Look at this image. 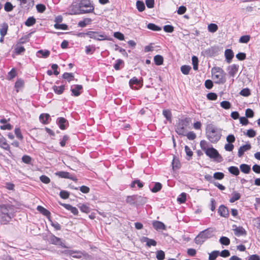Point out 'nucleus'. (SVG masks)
<instances>
[{"label":"nucleus","instance_id":"nucleus-3","mask_svg":"<svg viewBox=\"0 0 260 260\" xmlns=\"http://www.w3.org/2000/svg\"><path fill=\"white\" fill-rule=\"evenodd\" d=\"M206 134L207 139L212 143H217L221 136L220 131L213 125L207 126Z\"/></svg>","mask_w":260,"mask_h":260},{"label":"nucleus","instance_id":"nucleus-44","mask_svg":"<svg viewBox=\"0 0 260 260\" xmlns=\"http://www.w3.org/2000/svg\"><path fill=\"white\" fill-rule=\"evenodd\" d=\"M191 69V67L188 65H183L180 68L181 72L185 75H188Z\"/></svg>","mask_w":260,"mask_h":260},{"label":"nucleus","instance_id":"nucleus-57","mask_svg":"<svg viewBox=\"0 0 260 260\" xmlns=\"http://www.w3.org/2000/svg\"><path fill=\"white\" fill-rule=\"evenodd\" d=\"M70 174L69 172L64 171H59L56 173V175L62 178H69Z\"/></svg>","mask_w":260,"mask_h":260},{"label":"nucleus","instance_id":"nucleus-19","mask_svg":"<svg viewBox=\"0 0 260 260\" xmlns=\"http://www.w3.org/2000/svg\"><path fill=\"white\" fill-rule=\"evenodd\" d=\"M224 56L226 62L228 63H231L234 56V53L233 50L231 49H225L224 52Z\"/></svg>","mask_w":260,"mask_h":260},{"label":"nucleus","instance_id":"nucleus-30","mask_svg":"<svg viewBox=\"0 0 260 260\" xmlns=\"http://www.w3.org/2000/svg\"><path fill=\"white\" fill-rule=\"evenodd\" d=\"M124 61L121 59H118L116 60L115 63L113 65L114 69L116 71L120 70L124 67Z\"/></svg>","mask_w":260,"mask_h":260},{"label":"nucleus","instance_id":"nucleus-12","mask_svg":"<svg viewBox=\"0 0 260 260\" xmlns=\"http://www.w3.org/2000/svg\"><path fill=\"white\" fill-rule=\"evenodd\" d=\"M71 95L74 96H79L83 92V86L81 85L76 84L71 86Z\"/></svg>","mask_w":260,"mask_h":260},{"label":"nucleus","instance_id":"nucleus-13","mask_svg":"<svg viewBox=\"0 0 260 260\" xmlns=\"http://www.w3.org/2000/svg\"><path fill=\"white\" fill-rule=\"evenodd\" d=\"M63 253L76 258H80L82 257L83 254V251L73 250H66L63 251Z\"/></svg>","mask_w":260,"mask_h":260},{"label":"nucleus","instance_id":"nucleus-51","mask_svg":"<svg viewBox=\"0 0 260 260\" xmlns=\"http://www.w3.org/2000/svg\"><path fill=\"white\" fill-rule=\"evenodd\" d=\"M95 51L94 45H88L85 47V53L86 54H92Z\"/></svg>","mask_w":260,"mask_h":260},{"label":"nucleus","instance_id":"nucleus-28","mask_svg":"<svg viewBox=\"0 0 260 260\" xmlns=\"http://www.w3.org/2000/svg\"><path fill=\"white\" fill-rule=\"evenodd\" d=\"M39 119L40 121L44 124L49 123V120H50V116L49 114L42 113L40 115Z\"/></svg>","mask_w":260,"mask_h":260},{"label":"nucleus","instance_id":"nucleus-21","mask_svg":"<svg viewBox=\"0 0 260 260\" xmlns=\"http://www.w3.org/2000/svg\"><path fill=\"white\" fill-rule=\"evenodd\" d=\"M0 147L12 153L10 145L7 143V140L4 136L0 138Z\"/></svg>","mask_w":260,"mask_h":260},{"label":"nucleus","instance_id":"nucleus-10","mask_svg":"<svg viewBox=\"0 0 260 260\" xmlns=\"http://www.w3.org/2000/svg\"><path fill=\"white\" fill-rule=\"evenodd\" d=\"M129 85L132 89L138 90L142 88L143 85V79L140 77L138 79L136 77H134L129 81Z\"/></svg>","mask_w":260,"mask_h":260},{"label":"nucleus","instance_id":"nucleus-23","mask_svg":"<svg viewBox=\"0 0 260 260\" xmlns=\"http://www.w3.org/2000/svg\"><path fill=\"white\" fill-rule=\"evenodd\" d=\"M36 32V30H34L33 31H31V32H30L29 34H28L27 35L24 36H23L18 41V42H17V44H25L26 43V42H29V38L31 36V35L35 33Z\"/></svg>","mask_w":260,"mask_h":260},{"label":"nucleus","instance_id":"nucleus-29","mask_svg":"<svg viewBox=\"0 0 260 260\" xmlns=\"http://www.w3.org/2000/svg\"><path fill=\"white\" fill-rule=\"evenodd\" d=\"M52 89L56 94L60 95L63 92L65 89V86L64 85H61L59 86L54 85L52 87Z\"/></svg>","mask_w":260,"mask_h":260},{"label":"nucleus","instance_id":"nucleus-32","mask_svg":"<svg viewBox=\"0 0 260 260\" xmlns=\"http://www.w3.org/2000/svg\"><path fill=\"white\" fill-rule=\"evenodd\" d=\"M8 24L4 22L1 25V28H0V34L1 37H4L7 34L8 29Z\"/></svg>","mask_w":260,"mask_h":260},{"label":"nucleus","instance_id":"nucleus-36","mask_svg":"<svg viewBox=\"0 0 260 260\" xmlns=\"http://www.w3.org/2000/svg\"><path fill=\"white\" fill-rule=\"evenodd\" d=\"M240 169L242 172L248 174L250 172L251 168L250 166L247 164H242L240 166Z\"/></svg>","mask_w":260,"mask_h":260},{"label":"nucleus","instance_id":"nucleus-17","mask_svg":"<svg viewBox=\"0 0 260 260\" xmlns=\"http://www.w3.org/2000/svg\"><path fill=\"white\" fill-rule=\"evenodd\" d=\"M141 242L146 243V246L150 247L151 246H155L157 245V242L152 239H150L147 237H142L141 238Z\"/></svg>","mask_w":260,"mask_h":260},{"label":"nucleus","instance_id":"nucleus-22","mask_svg":"<svg viewBox=\"0 0 260 260\" xmlns=\"http://www.w3.org/2000/svg\"><path fill=\"white\" fill-rule=\"evenodd\" d=\"M152 225L154 229L157 231L159 230H166V225L161 221L154 220L152 222Z\"/></svg>","mask_w":260,"mask_h":260},{"label":"nucleus","instance_id":"nucleus-8","mask_svg":"<svg viewBox=\"0 0 260 260\" xmlns=\"http://www.w3.org/2000/svg\"><path fill=\"white\" fill-rule=\"evenodd\" d=\"M49 232V242L50 243L55 245L56 246H60L63 248H70V246H68L65 244V240L58 238L55 236L54 234L51 233L50 231Z\"/></svg>","mask_w":260,"mask_h":260},{"label":"nucleus","instance_id":"nucleus-42","mask_svg":"<svg viewBox=\"0 0 260 260\" xmlns=\"http://www.w3.org/2000/svg\"><path fill=\"white\" fill-rule=\"evenodd\" d=\"M126 202L131 205H135L136 201V194L127 196L125 200Z\"/></svg>","mask_w":260,"mask_h":260},{"label":"nucleus","instance_id":"nucleus-63","mask_svg":"<svg viewBox=\"0 0 260 260\" xmlns=\"http://www.w3.org/2000/svg\"><path fill=\"white\" fill-rule=\"evenodd\" d=\"M17 76V71L15 68H12L8 73V78L9 80H12Z\"/></svg>","mask_w":260,"mask_h":260},{"label":"nucleus","instance_id":"nucleus-14","mask_svg":"<svg viewBox=\"0 0 260 260\" xmlns=\"http://www.w3.org/2000/svg\"><path fill=\"white\" fill-rule=\"evenodd\" d=\"M251 148V145L247 142L246 144L240 146L238 149V156L239 157H241L244 154V153Z\"/></svg>","mask_w":260,"mask_h":260},{"label":"nucleus","instance_id":"nucleus-20","mask_svg":"<svg viewBox=\"0 0 260 260\" xmlns=\"http://www.w3.org/2000/svg\"><path fill=\"white\" fill-rule=\"evenodd\" d=\"M59 204L65 208L67 210L70 211L74 215H78V210L77 208L72 206L70 204H67L59 202Z\"/></svg>","mask_w":260,"mask_h":260},{"label":"nucleus","instance_id":"nucleus-58","mask_svg":"<svg viewBox=\"0 0 260 260\" xmlns=\"http://www.w3.org/2000/svg\"><path fill=\"white\" fill-rule=\"evenodd\" d=\"M48 220L50 221L52 226H53L55 230L59 231L61 230V225L56 221H53L51 218H49Z\"/></svg>","mask_w":260,"mask_h":260},{"label":"nucleus","instance_id":"nucleus-55","mask_svg":"<svg viewBox=\"0 0 260 260\" xmlns=\"http://www.w3.org/2000/svg\"><path fill=\"white\" fill-rule=\"evenodd\" d=\"M219 242L221 245L228 246L230 244V240L226 237L222 236L219 239Z\"/></svg>","mask_w":260,"mask_h":260},{"label":"nucleus","instance_id":"nucleus-26","mask_svg":"<svg viewBox=\"0 0 260 260\" xmlns=\"http://www.w3.org/2000/svg\"><path fill=\"white\" fill-rule=\"evenodd\" d=\"M50 54V52L48 50H39L37 52L36 55L37 57L41 58H47Z\"/></svg>","mask_w":260,"mask_h":260},{"label":"nucleus","instance_id":"nucleus-39","mask_svg":"<svg viewBox=\"0 0 260 260\" xmlns=\"http://www.w3.org/2000/svg\"><path fill=\"white\" fill-rule=\"evenodd\" d=\"M36 22V19L34 16L29 17L24 22V24L28 27L33 26Z\"/></svg>","mask_w":260,"mask_h":260},{"label":"nucleus","instance_id":"nucleus-54","mask_svg":"<svg viewBox=\"0 0 260 260\" xmlns=\"http://www.w3.org/2000/svg\"><path fill=\"white\" fill-rule=\"evenodd\" d=\"M172 168L173 170H178L181 167V164L178 159H173L172 162Z\"/></svg>","mask_w":260,"mask_h":260},{"label":"nucleus","instance_id":"nucleus-6","mask_svg":"<svg viewBox=\"0 0 260 260\" xmlns=\"http://www.w3.org/2000/svg\"><path fill=\"white\" fill-rule=\"evenodd\" d=\"M206 155L211 159L218 162H221L223 161L222 156L219 153L218 151L214 148L212 145L204 151Z\"/></svg>","mask_w":260,"mask_h":260},{"label":"nucleus","instance_id":"nucleus-45","mask_svg":"<svg viewBox=\"0 0 260 260\" xmlns=\"http://www.w3.org/2000/svg\"><path fill=\"white\" fill-rule=\"evenodd\" d=\"M62 77L63 79L67 80L69 82L74 79V76L72 73L66 72L62 75Z\"/></svg>","mask_w":260,"mask_h":260},{"label":"nucleus","instance_id":"nucleus-37","mask_svg":"<svg viewBox=\"0 0 260 260\" xmlns=\"http://www.w3.org/2000/svg\"><path fill=\"white\" fill-rule=\"evenodd\" d=\"M154 62L156 66L162 65L164 63V57L160 55H156L154 57Z\"/></svg>","mask_w":260,"mask_h":260},{"label":"nucleus","instance_id":"nucleus-47","mask_svg":"<svg viewBox=\"0 0 260 260\" xmlns=\"http://www.w3.org/2000/svg\"><path fill=\"white\" fill-rule=\"evenodd\" d=\"M136 7L139 12H142L145 9L144 1H136Z\"/></svg>","mask_w":260,"mask_h":260},{"label":"nucleus","instance_id":"nucleus-16","mask_svg":"<svg viewBox=\"0 0 260 260\" xmlns=\"http://www.w3.org/2000/svg\"><path fill=\"white\" fill-rule=\"evenodd\" d=\"M147 198L142 197L138 194H136V201L135 203V206L139 208L140 206H143L147 202Z\"/></svg>","mask_w":260,"mask_h":260},{"label":"nucleus","instance_id":"nucleus-5","mask_svg":"<svg viewBox=\"0 0 260 260\" xmlns=\"http://www.w3.org/2000/svg\"><path fill=\"white\" fill-rule=\"evenodd\" d=\"M212 74L214 76V79H216L215 81L216 84H224L226 79L225 77V72L220 67H214L212 69Z\"/></svg>","mask_w":260,"mask_h":260},{"label":"nucleus","instance_id":"nucleus-64","mask_svg":"<svg viewBox=\"0 0 260 260\" xmlns=\"http://www.w3.org/2000/svg\"><path fill=\"white\" fill-rule=\"evenodd\" d=\"M220 106L226 110L231 108L232 105L231 103L228 101H223L220 103Z\"/></svg>","mask_w":260,"mask_h":260},{"label":"nucleus","instance_id":"nucleus-2","mask_svg":"<svg viewBox=\"0 0 260 260\" xmlns=\"http://www.w3.org/2000/svg\"><path fill=\"white\" fill-rule=\"evenodd\" d=\"M14 206L11 204L0 205V222L6 224L14 217Z\"/></svg>","mask_w":260,"mask_h":260},{"label":"nucleus","instance_id":"nucleus-4","mask_svg":"<svg viewBox=\"0 0 260 260\" xmlns=\"http://www.w3.org/2000/svg\"><path fill=\"white\" fill-rule=\"evenodd\" d=\"M213 228H209L200 232L194 240L195 243L202 245L207 239L210 238L213 236Z\"/></svg>","mask_w":260,"mask_h":260},{"label":"nucleus","instance_id":"nucleus-60","mask_svg":"<svg viewBox=\"0 0 260 260\" xmlns=\"http://www.w3.org/2000/svg\"><path fill=\"white\" fill-rule=\"evenodd\" d=\"M218 29V26L215 23H210L208 26V30L209 32L214 33Z\"/></svg>","mask_w":260,"mask_h":260},{"label":"nucleus","instance_id":"nucleus-46","mask_svg":"<svg viewBox=\"0 0 260 260\" xmlns=\"http://www.w3.org/2000/svg\"><path fill=\"white\" fill-rule=\"evenodd\" d=\"M78 208L80 209L81 212L88 213L90 212V208L89 207L85 204H79L78 205Z\"/></svg>","mask_w":260,"mask_h":260},{"label":"nucleus","instance_id":"nucleus-9","mask_svg":"<svg viewBox=\"0 0 260 260\" xmlns=\"http://www.w3.org/2000/svg\"><path fill=\"white\" fill-rule=\"evenodd\" d=\"M220 50L221 48L219 46L214 45L204 50L202 52V54L205 56L212 57L217 55Z\"/></svg>","mask_w":260,"mask_h":260},{"label":"nucleus","instance_id":"nucleus-53","mask_svg":"<svg viewBox=\"0 0 260 260\" xmlns=\"http://www.w3.org/2000/svg\"><path fill=\"white\" fill-rule=\"evenodd\" d=\"M156 258L157 260H164L165 258V253L162 250H159L156 252Z\"/></svg>","mask_w":260,"mask_h":260},{"label":"nucleus","instance_id":"nucleus-41","mask_svg":"<svg viewBox=\"0 0 260 260\" xmlns=\"http://www.w3.org/2000/svg\"><path fill=\"white\" fill-rule=\"evenodd\" d=\"M147 27L148 29L154 31H159L161 30V27L159 26L156 25L154 23H149L147 25Z\"/></svg>","mask_w":260,"mask_h":260},{"label":"nucleus","instance_id":"nucleus-18","mask_svg":"<svg viewBox=\"0 0 260 260\" xmlns=\"http://www.w3.org/2000/svg\"><path fill=\"white\" fill-rule=\"evenodd\" d=\"M239 66L236 64H233L229 66L228 69L229 70V75L230 77L234 78L238 71Z\"/></svg>","mask_w":260,"mask_h":260},{"label":"nucleus","instance_id":"nucleus-40","mask_svg":"<svg viewBox=\"0 0 260 260\" xmlns=\"http://www.w3.org/2000/svg\"><path fill=\"white\" fill-rule=\"evenodd\" d=\"M24 82L23 80L22 79H18L15 83V88L16 91L18 92L19 89L24 86Z\"/></svg>","mask_w":260,"mask_h":260},{"label":"nucleus","instance_id":"nucleus-31","mask_svg":"<svg viewBox=\"0 0 260 260\" xmlns=\"http://www.w3.org/2000/svg\"><path fill=\"white\" fill-rule=\"evenodd\" d=\"M92 22V19L90 18H85L83 20L80 21L78 23V26L81 27H85L87 25L90 24Z\"/></svg>","mask_w":260,"mask_h":260},{"label":"nucleus","instance_id":"nucleus-1","mask_svg":"<svg viewBox=\"0 0 260 260\" xmlns=\"http://www.w3.org/2000/svg\"><path fill=\"white\" fill-rule=\"evenodd\" d=\"M91 1H80L79 3L74 2L69 9L71 15H78L93 12L94 7Z\"/></svg>","mask_w":260,"mask_h":260},{"label":"nucleus","instance_id":"nucleus-56","mask_svg":"<svg viewBox=\"0 0 260 260\" xmlns=\"http://www.w3.org/2000/svg\"><path fill=\"white\" fill-rule=\"evenodd\" d=\"M99 31H89V34H87V36H88L90 39L99 40Z\"/></svg>","mask_w":260,"mask_h":260},{"label":"nucleus","instance_id":"nucleus-11","mask_svg":"<svg viewBox=\"0 0 260 260\" xmlns=\"http://www.w3.org/2000/svg\"><path fill=\"white\" fill-rule=\"evenodd\" d=\"M56 123L61 130L66 129L69 126L68 120L62 117L57 118Z\"/></svg>","mask_w":260,"mask_h":260},{"label":"nucleus","instance_id":"nucleus-50","mask_svg":"<svg viewBox=\"0 0 260 260\" xmlns=\"http://www.w3.org/2000/svg\"><path fill=\"white\" fill-rule=\"evenodd\" d=\"M228 170H229V172L231 174H232L235 176H237L240 173V171H239V169L238 168V167H235V166L230 167L228 168Z\"/></svg>","mask_w":260,"mask_h":260},{"label":"nucleus","instance_id":"nucleus-62","mask_svg":"<svg viewBox=\"0 0 260 260\" xmlns=\"http://www.w3.org/2000/svg\"><path fill=\"white\" fill-rule=\"evenodd\" d=\"M70 140V137L68 135H65L63 136L62 138L60 140L59 144L61 147H63L66 146V143Z\"/></svg>","mask_w":260,"mask_h":260},{"label":"nucleus","instance_id":"nucleus-48","mask_svg":"<svg viewBox=\"0 0 260 260\" xmlns=\"http://www.w3.org/2000/svg\"><path fill=\"white\" fill-rule=\"evenodd\" d=\"M187 193L185 192H182L177 198V201L179 204H183L186 201Z\"/></svg>","mask_w":260,"mask_h":260},{"label":"nucleus","instance_id":"nucleus-27","mask_svg":"<svg viewBox=\"0 0 260 260\" xmlns=\"http://www.w3.org/2000/svg\"><path fill=\"white\" fill-rule=\"evenodd\" d=\"M136 185L138 188H141L144 186V183L141 181L140 179L136 178L130 184V187L134 188L136 187Z\"/></svg>","mask_w":260,"mask_h":260},{"label":"nucleus","instance_id":"nucleus-15","mask_svg":"<svg viewBox=\"0 0 260 260\" xmlns=\"http://www.w3.org/2000/svg\"><path fill=\"white\" fill-rule=\"evenodd\" d=\"M217 212L221 217L228 218L229 216L228 208L224 205H221L219 207Z\"/></svg>","mask_w":260,"mask_h":260},{"label":"nucleus","instance_id":"nucleus-52","mask_svg":"<svg viewBox=\"0 0 260 260\" xmlns=\"http://www.w3.org/2000/svg\"><path fill=\"white\" fill-rule=\"evenodd\" d=\"M250 38H251V37L250 35H243V36H242L240 38V39L239 40V42L240 43L247 44L250 41Z\"/></svg>","mask_w":260,"mask_h":260},{"label":"nucleus","instance_id":"nucleus-25","mask_svg":"<svg viewBox=\"0 0 260 260\" xmlns=\"http://www.w3.org/2000/svg\"><path fill=\"white\" fill-rule=\"evenodd\" d=\"M37 209L43 215L47 217L48 219L51 218L50 212L42 206H38Z\"/></svg>","mask_w":260,"mask_h":260},{"label":"nucleus","instance_id":"nucleus-33","mask_svg":"<svg viewBox=\"0 0 260 260\" xmlns=\"http://www.w3.org/2000/svg\"><path fill=\"white\" fill-rule=\"evenodd\" d=\"M241 194L237 191H234L232 193V197L230 199V202L231 203L239 200L241 198Z\"/></svg>","mask_w":260,"mask_h":260},{"label":"nucleus","instance_id":"nucleus-35","mask_svg":"<svg viewBox=\"0 0 260 260\" xmlns=\"http://www.w3.org/2000/svg\"><path fill=\"white\" fill-rule=\"evenodd\" d=\"M162 187V185L160 182H155L153 186L150 188V190L153 193H156L159 191Z\"/></svg>","mask_w":260,"mask_h":260},{"label":"nucleus","instance_id":"nucleus-34","mask_svg":"<svg viewBox=\"0 0 260 260\" xmlns=\"http://www.w3.org/2000/svg\"><path fill=\"white\" fill-rule=\"evenodd\" d=\"M162 115L166 118L167 120L170 123L172 122V114L171 111L169 109L164 110L162 111Z\"/></svg>","mask_w":260,"mask_h":260},{"label":"nucleus","instance_id":"nucleus-49","mask_svg":"<svg viewBox=\"0 0 260 260\" xmlns=\"http://www.w3.org/2000/svg\"><path fill=\"white\" fill-rule=\"evenodd\" d=\"M219 251L214 250L211 253H209L208 260H215L216 258L219 256Z\"/></svg>","mask_w":260,"mask_h":260},{"label":"nucleus","instance_id":"nucleus-38","mask_svg":"<svg viewBox=\"0 0 260 260\" xmlns=\"http://www.w3.org/2000/svg\"><path fill=\"white\" fill-rule=\"evenodd\" d=\"M19 44H17L14 49L15 53L17 55L22 54L25 51V48L23 46H19Z\"/></svg>","mask_w":260,"mask_h":260},{"label":"nucleus","instance_id":"nucleus-43","mask_svg":"<svg viewBox=\"0 0 260 260\" xmlns=\"http://www.w3.org/2000/svg\"><path fill=\"white\" fill-rule=\"evenodd\" d=\"M184 149L186 154V159L187 160H190L192 158V156L193 155V152L191 151L190 148L187 145L185 146Z\"/></svg>","mask_w":260,"mask_h":260},{"label":"nucleus","instance_id":"nucleus-61","mask_svg":"<svg viewBox=\"0 0 260 260\" xmlns=\"http://www.w3.org/2000/svg\"><path fill=\"white\" fill-rule=\"evenodd\" d=\"M54 27L57 29H62V30H68L69 27L68 26L64 23H55L54 25Z\"/></svg>","mask_w":260,"mask_h":260},{"label":"nucleus","instance_id":"nucleus-7","mask_svg":"<svg viewBox=\"0 0 260 260\" xmlns=\"http://www.w3.org/2000/svg\"><path fill=\"white\" fill-rule=\"evenodd\" d=\"M190 122V118L187 117L180 120L175 129L177 134L180 136H185V128L189 125Z\"/></svg>","mask_w":260,"mask_h":260},{"label":"nucleus","instance_id":"nucleus-59","mask_svg":"<svg viewBox=\"0 0 260 260\" xmlns=\"http://www.w3.org/2000/svg\"><path fill=\"white\" fill-rule=\"evenodd\" d=\"M244 134L249 138H253L256 135V132L252 128L248 129L246 132H244Z\"/></svg>","mask_w":260,"mask_h":260},{"label":"nucleus","instance_id":"nucleus-24","mask_svg":"<svg viewBox=\"0 0 260 260\" xmlns=\"http://www.w3.org/2000/svg\"><path fill=\"white\" fill-rule=\"evenodd\" d=\"M234 226L236 227V228L234 229V234L236 236L240 237L241 236L246 235V231L242 226L237 227L236 225H234L233 227Z\"/></svg>","mask_w":260,"mask_h":260}]
</instances>
